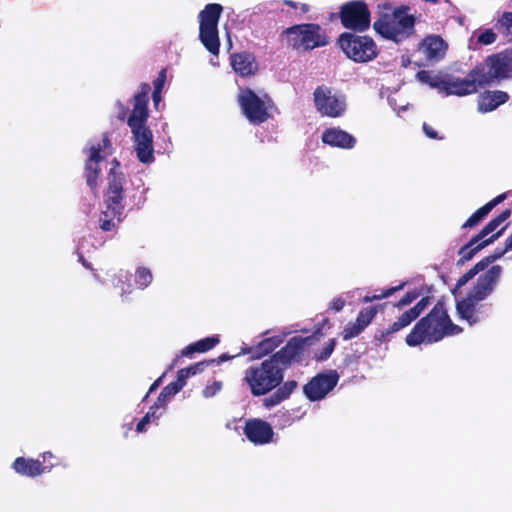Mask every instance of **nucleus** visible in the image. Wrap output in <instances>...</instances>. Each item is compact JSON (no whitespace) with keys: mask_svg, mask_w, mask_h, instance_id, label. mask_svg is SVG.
<instances>
[{"mask_svg":"<svg viewBox=\"0 0 512 512\" xmlns=\"http://www.w3.org/2000/svg\"><path fill=\"white\" fill-rule=\"evenodd\" d=\"M311 339V337L294 336L268 359L246 369L244 381L253 396H264L276 389L264 398L263 405L265 407H274L289 399L298 387V382L295 380L283 382L284 372L293 364L302 363Z\"/></svg>","mask_w":512,"mask_h":512,"instance_id":"1","label":"nucleus"},{"mask_svg":"<svg viewBox=\"0 0 512 512\" xmlns=\"http://www.w3.org/2000/svg\"><path fill=\"white\" fill-rule=\"evenodd\" d=\"M462 332L463 328L452 321L446 300L442 297L425 316L418 319L407 334L405 342L409 347L434 344L445 337L459 335Z\"/></svg>","mask_w":512,"mask_h":512,"instance_id":"2","label":"nucleus"},{"mask_svg":"<svg viewBox=\"0 0 512 512\" xmlns=\"http://www.w3.org/2000/svg\"><path fill=\"white\" fill-rule=\"evenodd\" d=\"M150 91L151 87L148 83L141 84L140 91L133 97V109L127 118L137 159L143 164H151L155 160L153 133L147 126Z\"/></svg>","mask_w":512,"mask_h":512,"instance_id":"3","label":"nucleus"},{"mask_svg":"<svg viewBox=\"0 0 512 512\" xmlns=\"http://www.w3.org/2000/svg\"><path fill=\"white\" fill-rule=\"evenodd\" d=\"M408 12L406 5L396 7L391 13L380 15L373 23V29L387 40L403 42L415 33L416 19Z\"/></svg>","mask_w":512,"mask_h":512,"instance_id":"4","label":"nucleus"},{"mask_svg":"<svg viewBox=\"0 0 512 512\" xmlns=\"http://www.w3.org/2000/svg\"><path fill=\"white\" fill-rule=\"evenodd\" d=\"M416 78L431 88L437 89L445 95L466 96L478 91L480 83L478 77L472 76V70L469 71L466 78H458L449 74H433L431 71L420 70Z\"/></svg>","mask_w":512,"mask_h":512,"instance_id":"5","label":"nucleus"},{"mask_svg":"<svg viewBox=\"0 0 512 512\" xmlns=\"http://www.w3.org/2000/svg\"><path fill=\"white\" fill-rule=\"evenodd\" d=\"M281 37L286 46L296 51L308 52L329 44L326 31L316 23L296 24L284 29Z\"/></svg>","mask_w":512,"mask_h":512,"instance_id":"6","label":"nucleus"},{"mask_svg":"<svg viewBox=\"0 0 512 512\" xmlns=\"http://www.w3.org/2000/svg\"><path fill=\"white\" fill-rule=\"evenodd\" d=\"M511 209L503 210L499 215L491 219L476 235H474L458 251L457 265L462 266L471 260L478 252L496 241L505 231L507 225L493 233L503 222L511 216Z\"/></svg>","mask_w":512,"mask_h":512,"instance_id":"7","label":"nucleus"},{"mask_svg":"<svg viewBox=\"0 0 512 512\" xmlns=\"http://www.w3.org/2000/svg\"><path fill=\"white\" fill-rule=\"evenodd\" d=\"M478 77L480 87L512 77V48L489 55L472 69V76Z\"/></svg>","mask_w":512,"mask_h":512,"instance_id":"8","label":"nucleus"},{"mask_svg":"<svg viewBox=\"0 0 512 512\" xmlns=\"http://www.w3.org/2000/svg\"><path fill=\"white\" fill-rule=\"evenodd\" d=\"M360 32L341 33L336 44L344 55L355 63H368L379 55V48L374 39Z\"/></svg>","mask_w":512,"mask_h":512,"instance_id":"9","label":"nucleus"},{"mask_svg":"<svg viewBox=\"0 0 512 512\" xmlns=\"http://www.w3.org/2000/svg\"><path fill=\"white\" fill-rule=\"evenodd\" d=\"M433 296L421 297L414 306L405 310L397 319L386 328L377 329L373 335V342L376 345L387 344L391 342L396 334L410 326L419 316L431 305Z\"/></svg>","mask_w":512,"mask_h":512,"instance_id":"10","label":"nucleus"},{"mask_svg":"<svg viewBox=\"0 0 512 512\" xmlns=\"http://www.w3.org/2000/svg\"><path fill=\"white\" fill-rule=\"evenodd\" d=\"M338 18L349 32H365L371 26V12L364 0H352L342 4L339 12L331 15V19Z\"/></svg>","mask_w":512,"mask_h":512,"instance_id":"11","label":"nucleus"},{"mask_svg":"<svg viewBox=\"0 0 512 512\" xmlns=\"http://www.w3.org/2000/svg\"><path fill=\"white\" fill-rule=\"evenodd\" d=\"M237 102L243 115L251 124L260 125L270 118L268 107L272 101L267 95L262 99L252 89L241 88Z\"/></svg>","mask_w":512,"mask_h":512,"instance_id":"12","label":"nucleus"},{"mask_svg":"<svg viewBox=\"0 0 512 512\" xmlns=\"http://www.w3.org/2000/svg\"><path fill=\"white\" fill-rule=\"evenodd\" d=\"M339 374L336 370L317 373L304 386L303 393L312 402L324 399L338 384Z\"/></svg>","mask_w":512,"mask_h":512,"instance_id":"13","label":"nucleus"},{"mask_svg":"<svg viewBox=\"0 0 512 512\" xmlns=\"http://www.w3.org/2000/svg\"><path fill=\"white\" fill-rule=\"evenodd\" d=\"M313 97L317 111L323 116L337 118L346 110L345 98L333 94L332 89L324 85H320L314 90Z\"/></svg>","mask_w":512,"mask_h":512,"instance_id":"14","label":"nucleus"},{"mask_svg":"<svg viewBox=\"0 0 512 512\" xmlns=\"http://www.w3.org/2000/svg\"><path fill=\"white\" fill-rule=\"evenodd\" d=\"M113 164L114 166L108 173V186L105 192V205L108 206V208H116L117 210L124 211V184L126 180L124 174L118 170L120 163L117 160H114Z\"/></svg>","mask_w":512,"mask_h":512,"instance_id":"15","label":"nucleus"},{"mask_svg":"<svg viewBox=\"0 0 512 512\" xmlns=\"http://www.w3.org/2000/svg\"><path fill=\"white\" fill-rule=\"evenodd\" d=\"M503 268L500 265H492L489 269L482 271L469 293L474 297L485 300L495 290L500 281Z\"/></svg>","mask_w":512,"mask_h":512,"instance_id":"16","label":"nucleus"},{"mask_svg":"<svg viewBox=\"0 0 512 512\" xmlns=\"http://www.w3.org/2000/svg\"><path fill=\"white\" fill-rule=\"evenodd\" d=\"M483 299L474 297L473 294L468 293L466 297L457 301L456 312L460 319L468 322L469 325L479 323L485 317V304L482 303Z\"/></svg>","mask_w":512,"mask_h":512,"instance_id":"17","label":"nucleus"},{"mask_svg":"<svg viewBox=\"0 0 512 512\" xmlns=\"http://www.w3.org/2000/svg\"><path fill=\"white\" fill-rule=\"evenodd\" d=\"M244 434L256 445L269 443L274 435L272 426L261 419H250L245 423Z\"/></svg>","mask_w":512,"mask_h":512,"instance_id":"18","label":"nucleus"},{"mask_svg":"<svg viewBox=\"0 0 512 512\" xmlns=\"http://www.w3.org/2000/svg\"><path fill=\"white\" fill-rule=\"evenodd\" d=\"M105 159V155L101 154V146L94 145L90 148V155L85 163V177L87 185L92 191H96L98 186V178L100 176L99 162Z\"/></svg>","mask_w":512,"mask_h":512,"instance_id":"19","label":"nucleus"},{"mask_svg":"<svg viewBox=\"0 0 512 512\" xmlns=\"http://www.w3.org/2000/svg\"><path fill=\"white\" fill-rule=\"evenodd\" d=\"M233 70L241 77L254 75L258 70L255 56L250 52L234 53L230 57Z\"/></svg>","mask_w":512,"mask_h":512,"instance_id":"20","label":"nucleus"},{"mask_svg":"<svg viewBox=\"0 0 512 512\" xmlns=\"http://www.w3.org/2000/svg\"><path fill=\"white\" fill-rule=\"evenodd\" d=\"M507 252H503V248H496L491 254L485 256L478 261L471 269L465 272L456 282V288L465 286L470 280H472L481 271L488 268L489 265L500 259Z\"/></svg>","mask_w":512,"mask_h":512,"instance_id":"21","label":"nucleus"},{"mask_svg":"<svg viewBox=\"0 0 512 512\" xmlns=\"http://www.w3.org/2000/svg\"><path fill=\"white\" fill-rule=\"evenodd\" d=\"M420 49L427 60L438 62L445 56L447 44L440 36L429 35L422 40Z\"/></svg>","mask_w":512,"mask_h":512,"instance_id":"22","label":"nucleus"},{"mask_svg":"<svg viewBox=\"0 0 512 512\" xmlns=\"http://www.w3.org/2000/svg\"><path fill=\"white\" fill-rule=\"evenodd\" d=\"M321 139L324 144L342 149H352L356 144L354 136L340 128L326 129Z\"/></svg>","mask_w":512,"mask_h":512,"instance_id":"23","label":"nucleus"},{"mask_svg":"<svg viewBox=\"0 0 512 512\" xmlns=\"http://www.w3.org/2000/svg\"><path fill=\"white\" fill-rule=\"evenodd\" d=\"M283 341L284 337L281 335L267 337L253 347L243 348L242 353L251 354L255 359H261L271 354Z\"/></svg>","mask_w":512,"mask_h":512,"instance_id":"24","label":"nucleus"},{"mask_svg":"<svg viewBox=\"0 0 512 512\" xmlns=\"http://www.w3.org/2000/svg\"><path fill=\"white\" fill-rule=\"evenodd\" d=\"M508 99L509 95L505 91H486L479 96L478 110L482 113L491 112L506 103Z\"/></svg>","mask_w":512,"mask_h":512,"instance_id":"25","label":"nucleus"},{"mask_svg":"<svg viewBox=\"0 0 512 512\" xmlns=\"http://www.w3.org/2000/svg\"><path fill=\"white\" fill-rule=\"evenodd\" d=\"M507 198V193H502L489 202H487L482 207L478 208L462 225V229L474 228L478 226L488 215L489 213L500 203H502Z\"/></svg>","mask_w":512,"mask_h":512,"instance_id":"26","label":"nucleus"},{"mask_svg":"<svg viewBox=\"0 0 512 512\" xmlns=\"http://www.w3.org/2000/svg\"><path fill=\"white\" fill-rule=\"evenodd\" d=\"M12 468L19 475L31 478L44 474L40 460L34 458L17 457L12 464Z\"/></svg>","mask_w":512,"mask_h":512,"instance_id":"27","label":"nucleus"},{"mask_svg":"<svg viewBox=\"0 0 512 512\" xmlns=\"http://www.w3.org/2000/svg\"><path fill=\"white\" fill-rule=\"evenodd\" d=\"M199 39L211 54H219L220 40L218 27L199 26Z\"/></svg>","mask_w":512,"mask_h":512,"instance_id":"28","label":"nucleus"},{"mask_svg":"<svg viewBox=\"0 0 512 512\" xmlns=\"http://www.w3.org/2000/svg\"><path fill=\"white\" fill-rule=\"evenodd\" d=\"M223 7L218 3L207 4L199 13V26L218 27Z\"/></svg>","mask_w":512,"mask_h":512,"instance_id":"29","label":"nucleus"},{"mask_svg":"<svg viewBox=\"0 0 512 512\" xmlns=\"http://www.w3.org/2000/svg\"><path fill=\"white\" fill-rule=\"evenodd\" d=\"M123 214V210H117L116 208H108L101 212L99 217V225L103 231H112L116 228V222L119 223L121 221V216Z\"/></svg>","mask_w":512,"mask_h":512,"instance_id":"30","label":"nucleus"},{"mask_svg":"<svg viewBox=\"0 0 512 512\" xmlns=\"http://www.w3.org/2000/svg\"><path fill=\"white\" fill-rule=\"evenodd\" d=\"M219 337L218 336H211L203 338L195 343H192L188 346H186L182 350L183 356H190L195 352L204 353L211 349H213L218 343H219Z\"/></svg>","mask_w":512,"mask_h":512,"instance_id":"31","label":"nucleus"},{"mask_svg":"<svg viewBox=\"0 0 512 512\" xmlns=\"http://www.w3.org/2000/svg\"><path fill=\"white\" fill-rule=\"evenodd\" d=\"M406 285H407V282L406 281H402V282H400L396 286H392V287H389V288L381 290V293H379V294L365 295L362 298V302L363 303H370V302H373V301H376V300H381V299H384V298H388V297L392 296L393 294H395L396 292L403 290Z\"/></svg>","mask_w":512,"mask_h":512,"instance_id":"32","label":"nucleus"},{"mask_svg":"<svg viewBox=\"0 0 512 512\" xmlns=\"http://www.w3.org/2000/svg\"><path fill=\"white\" fill-rule=\"evenodd\" d=\"M495 28L503 36L512 39V12H504L496 22Z\"/></svg>","mask_w":512,"mask_h":512,"instance_id":"33","label":"nucleus"},{"mask_svg":"<svg viewBox=\"0 0 512 512\" xmlns=\"http://www.w3.org/2000/svg\"><path fill=\"white\" fill-rule=\"evenodd\" d=\"M422 295L421 288H414L410 291H407L397 302L393 304V306L399 310L403 309L406 306L411 305L414 301H416Z\"/></svg>","mask_w":512,"mask_h":512,"instance_id":"34","label":"nucleus"},{"mask_svg":"<svg viewBox=\"0 0 512 512\" xmlns=\"http://www.w3.org/2000/svg\"><path fill=\"white\" fill-rule=\"evenodd\" d=\"M378 313V307L377 306H368V307H364L362 308L357 317H356V320L363 326V327H368L369 324L373 321V319L375 318V316L377 315Z\"/></svg>","mask_w":512,"mask_h":512,"instance_id":"35","label":"nucleus"},{"mask_svg":"<svg viewBox=\"0 0 512 512\" xmlns=\"http://www.w3.org/2000/svg\"><path fill=\"white\" fill-rule=\"evenodd\" d=\"M365 330L357 320L355 322H349L342 331V337L344 340H350L357 337Z\"/></svg>","mask_w":512,"mask_h":512,"instance_id":"36","label":"nucleus"},{"mask_svg":"<svg viewBox=\"0 0 512 512\" xmlns=\"http://www.w3.org/2000/svg\"><path fill=\"white\" fill-rule=\"evenodd\" d=\"M40 457L42 458V460H40V465L44 469V473H48L54 467L60 465V459L49 451L44 452Z\"/></svg>","mask_w":512,"mask_h":512,"instance_id":"37","label":"nucleus"},{"mask_svg":"<svg viewBox=\"0 0 512 512\" xmlns=\"http://www.w3.org/2000/svg\"><path fill=\"white\" fill-rule=\"evenodd\" d=\"M153 276L148 268L140 267L136 271L135 282L142 289L146 288L152 282Z\"/></svg>","mask_w":512,"mask_h":512,"instance_id":"38","label":"nucleus"},{"mask_svg":"<svg viewBox=\"0 0 512 512\" xmlns=\"http://www.w3.org/2000/svg\"><path fill=\"white\" fill-rule=\"evenodd\" d=\"M179 391V388L176 387V384L169 383L167 386H165L162 391L160 392L158 398H157V404H161L162 406H165L166 402L174 395H176Z\"/></svg>","mask_w":512,"mask_h":512,"instance_id":"39","label":"nucleus"},{"mask_svg":"<svg viewBox=\"0 0 512 512\" xmlns=\"http://www.w3.org/2000/svg\"><path fill=\"white\" fill-rule=\"evenodd\" d=\"M335 346H336V340L330 339L329 342L325 345V347L320 352L315 354V359L317 361L327 360L333 353Z\"/></svg>","mask_w":512,"mask_h":512,"instance_id":"40","label":"nucleus"},{"mask_svg":"<svg viewBox=\"0 0 512 512\" xmlns=\"http://www.w3.org/2000/svg\"><path fill=\"white\" fill-rule=\"evenodd\" d=\"M496 39L497 34L492 29H485L478 35L477 42L482 45H490L493 44Z\"/></svg>","mask_w":512,"mask_h":512,"instance_id":"41","label":"nucleus"},{"mask_svg":"<svg viewBox=\"0 0 512 512\" xmlns=\"http://www.w3.org/2000/svg\"><path fill=\"white\" fill-rule=\"evenodd\" d=\"M215 361L216 360H214V359L204 360L201 362L194 363V364L190 365L189 367H186V369H189L190 376L196 375V374L204 371V369L206 367L215 364Z\"/></svg>","mask_w":512,"mask_h":512,"instance_id":"42","label":"nucleus"},{"mask_svg":"<svg viewBox=\"0 0 512 512\" xmlns=\"http://www.w3.org/2000/svg\"><path fill=\"white\" fill-rule=\"evenodd\" d=\"M190 377L189 369L182 368L177 372V379L172 384H176V387L179 388V391L186 385L187 379Z\"/></svg>","mask_w":512,"mask_h":512,"instance_id":"43","label":"nucleus"},{"mask_svg":"<svg viewBox=\"0 0 512 512\" xmlns=\"http://www.w3.org/2000/svg\"><path fill=\"white\" fill-rule=\"evenodd\" d=\"M222 388V383L220 381H214L211 385H207L203 389V396L205 398H210L215 396Z\"/></svg>","mask_w":512,"mask_h":512,"instance_id":"44","label":"nucleus"},{"mask_svg":"<svg viewBox=\"0 0 512 512\" xmlns=\"http://www.w3.org/2000/svg\"><path fill=\"white\" fill-rule=\"evenodd\" d=\"M167 71L166 69H162L158 76L156 77V79L153 81V91H162L163 90V87L165 85V82H166V78H167V75H166Z\"/></svg>","mask_w":512,"mask_h":512,"instance_id":"45","label":"nucleus"},{"mask_svg":"<svg viewBox=\"0 0 512 512\" xmlns=\"http://www.w3.org/2000/svg\"><path fill=\"white\" fill-rule=\"evenodd\" d=\"M325 327H327V328H330V327H331L330 320H329L328 318H324V319L321 321V323H318L317 328H316V330H315L314 334L310 336L312 339H311V342L307 345V347H308V346H310V345L313 343V340H314L315 338H318V337H320V336H323L322 330H323Z\"/></svg>","mask_w":512,"mask_h":512,"instance_id":"46","label":"nucleus"},{"mask_svg":"<svg viewBox=\"0 0 512 512\" xmlns=\"http://www.w3.org/2000/svg\"><path fill=\"white\" fill-rule=\"evenodd\" d=\"M98 145L101 146V153L105 152L106 155H110L112 153V151H111L112 145H111V141H110V137H109L108 133H104L102 135L101 143H99Z\"/></svg>","mask_w":512,"mask_h":512,"instance_id":"47","label":"nucleus"},{"mask_svg":"<svg viewBox=\"0 0 512 512\" xmlns=\"http://www.w3.org/2000/svg\"><path fill=\"white\" fill-rule=\"evenodd\" d=\"M345 306V300L342 297H335L329 304V309L335 312L341 311Z\"/></svg>","mask_w":512,"mask_h":512,"instance_id":"48","label":"nucleus"},{"mask_svg":"<svg viewBox=\"0 0 512 512\" xmlns=\"http://www.w3.org/2000/svg\"><path fill=\"white\" fill-rule=\"evenodd\" d=\"M423 132L425 133V135L430 138V139H443V137H439L438 136V132L433 128L431 127L429 124L427 123H423Z\"/></svg>","mask_w":512,"mask_h":512,"instance_id":"49","label":"nucleus"},{"mask_svg":"<svg viewBox=\"0 0 512 512\" xmlns=\"http://www.w3.org/2000/svg\"><path fill=\"white\" fill-rule=\"evenodd\" d=\"M163 407L161 404H157V401L150 407L149 411L146 413V416L151 419H158L160 417V414L157 415V411Z\"/></svg>","mask_w":512,"mask_h":512,"instance_id":"50","label":"nucleus"},{"mask_svg":"<svg viewBox=\"0 0 512 512\" xmlns=\"http://www.w3.org/2000/svg\"><path fill=\"white\" fill-rule=\"evenodd\" d=\"M165 374H163L162 376H160L158 379H156L150 386L147 394L144 396L143 400L142 401H146V399L149 397V395L151 393H153L162 383V379L164 377Z\"/></svg>","mask_w":512,"mask_h":512,"instance_id":"51","label":"nucleus"},{"mask_svg":"<svg viewBox=\"0 0 512 512\" xmlns=\"http://www.w3.org/2000/svg\"><path fill=\"white\" fill-rule=\"evenodd\" d=\"M150 422V419L148 418V416H144L142 417V419L137 423V426H136V430L137 432L139 433H142L144 431H146V425Z\"/></svg>","mask_w":512,"mask_h":512,"instance_id":"52","label":"nucleus"},{"mask_svg":"<svg viewBox=\"0 0 512 512\" xmlns=\"http://www.w3.org/2000/svg\"><path fill=\"white\" fill-rule=\"evenodd\" d=\"M241 354H243V353L241 352ZM238 355H240V353H238V354H236V355H229V354H227V353H223V354H221L218 358H216V359H215V360H216V361H215V363L220 364V363H222V362H224V361H227V360L233 359L234 357H236V356H238Z\"/></svg>","mask_w":512,"mask_h":512,"instance_id":"53","label":"nucleus"},{"mask_svg":"<svg viewBox=\"0 0 512 512\" xmlns=\"http://www.w3.org/2000/svg\"><path fill=\"white\" fill-rule=\"evenodd\" d=\"M162 91H153L152 92V100L154 103V106L157 107L162 99L161 97Z\"/></svg>","mask_w":512,"mask_h":512,"instance_id":"54","label":"nucleus"},{"mask_svg":"<svg viewBox=\"0 0 512 512\" xmlns=\"http://www.w3.org/2000/svg\"><path fill=\"white\" fill-rule=\"evenodd\" d=\"M512 251V233L505 240L503 252Z\"/></svg>","mask_w":512,"mask_h":512,"instance_id":"55","label":"nucleus"},{"mask_svg":"<svg viewBox=\"0 0 512 512\" xmlns=\"http://www.w3.org/2000/svg\"><path fill=\"white\" fill-rule=\"evenodd\" d=\"M79 261L82 263V265L87 268V269H91L92 270V266L91 264L83 257V255H80L79 256Z\"/></svg>","mask_w":512,"mask_h":512,"instance_id":"56","label":"nucleus"},{"mask_svg":"<svg viewBox=\"0 0 512 512\" xmlns=\"http://www.w3.org/2000/svg\"><path fill=\"white\" fill-rule=\"evenodd\" d=\"M283 3L293 9H297L298 8V3L297 2H294L292 0H284Z\"/></svg>","mask_w":512,"mask_h":512,"instance_id":"57","label":"nucleus"},{"mask_svg":"<svg viewBox=\"0 0 512 512\" xmlns=\"http://www.w3.org/2000/svg\"><path fill=\"white\" fill-rule=\"evenodd\" d=\"M300 8H301V11H302L303 13H307V12H309V10H310L309 5H308V4H305V3L301 4Z\"/></svg>","mask_w":512,"mask_h":512,"instance_id":"58","label":"nucleus"},{"mask_svg":"<svg viewBox=\"0 0 512 512\" xmlns=\"http://www.w3.org/2000/svg\"><path fill=\"white\" fill-rule=\"evenodd\" d=\"M126 117V111L124 110L121 114H119L118 118L124 120Z\"/></svg>","mask_w":512,"mask_h":512,"instance_id":"59","label":"nucleus"},{"mask_svg":"<svg viewBox=\"0 0 512 512\" xmlns=\"http://www.w3.org/2000/svg\"><path fill=\"white\" fill-rule=\"evenodd\" d=\"M425 2H430V3H433V4H436L439 2V0H424Z\"/></svg>","mask_w":512,"mask_h":512,"instance_id":"60","label":"nucleus"}]
</instances>
